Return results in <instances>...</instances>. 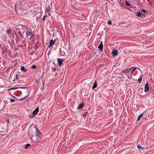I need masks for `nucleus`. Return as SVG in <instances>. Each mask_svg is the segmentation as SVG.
<instances>
[{
  "label": "nucleus",
  "mask_w": 154,
  "mask_h": 154,
  "mask_svg": "<svg viewBox=\"0 0 154 154\" xmlns=\"http://www.w3.org/2000/svg\"><path fill=\"white\" fill-rule=\"evenodd\" d=\"M57 61L58 65L61 66L63 63V60L61 58H58L57 59Z\"/></svg>",
  "instance_id": "obj_10"
},
{
  "label": "nucleus",
  "mask_w": 154,
  "mask_h": 154,
  "mask_svg": "<svg viewBox=\"0 0 154 154\" xmlns=\"http://www.w3.org/2000/svg\"><path fill=\"white\" fill-rule=\"evenodd\" d=\"M103 42L101 41L100 43V44L98 46V48L100 50V51H102L103 49Z\"/></svg>",
  "instance_id": "obj_8"
},
{
  "label": "nucleus",
  "mask_w": 154,
  "mask_h": 154,
  "mask_svg": "<svg viewBox=\"0 0 154 154\" xmlns=\"http://www.w3.org/2000/svg\"><path fill=\"white\" fill-rule=\"evenodd\" d=\"M15 89H16V88H9L8 89V90H14Z\"/></svg>",
  "instance_id": "obj_27"
},
{
  "label": "nucleus",
  "mask_w": 154,
  "mask_h": 154,
  "mask_svg": "<svg viewBox=\"0 0 154 154\" xmlns=\"http://www.w3.org/2000/svg\"><path fill=\"white\" fill-rule=\"evenodd\" d=\"M84 105L83 103H81L80 104L79 106H78L77 108V109H82L84 106Z\"/></svg>",
  "instance_id": "obj_11"
},
{
  "label": "nucleus",
  "mask_w": 154,
  "mask_h": 154,
  "mask_svg": "<svg viewBox=\"0 0 154 154\" xmlns=\"http://www.w3.org/2000/svg\"><path fill=\"white\" fill-rule=\"evenodd\" d=\"M53 71H54V72H55V71H56V69L55 68H54L53 69Z\"/></svg>",
  "instance_id": "obj_30"
},
{
  "label": "nucleus",
  "mask_w": 154,
  "mask_h": 154,
  "mask_svg": "<svg viewBox=\"0 0 154 154\" xmlns=\"http://www.w3.org/2000/svg\"><path fill=\"white\" fill-rule=\"evenodd\" d=\"M27 97H28V96H26V97H24V98H21V100H24V99L26 98Z\"/></svg>",
  "instance_id": "obj_31"
},
{
  "label": "nucleus",
  "mask_w": 154,
  "mask_h": 154,
  "mask_svg": "<svg viewBox=\"0 0 154 154\" xmlns=\"http://www.w3.org/2000/svg\"><path fill=\"white\" fill-rule=\"evenodd\" d=\"M108 24L109 25H110L112 24V22L111 21H110V20H109L108 22Z\"/></svg>",
  "instance_id": "obj_24"
},
{
  "label": "nucleus",
  "mask_w": 154,
  "mask_h": 154,
  "mask_svg": "<svg viewBox=\"0 0 154 154\" xmlns=\"http://www.w3.org/2000/svg\"><path fill=\"white\" fill-rule=\"evenodd\" d=\"M17 31L19 35L21 36L22 35V34H23L24 33L26 27L22 25H19L17 26Z\"/></svg>",
  "instance_id": "obj_1"
},
{
  "label": "nucleus",
  "mask_w": 154,
  "mask_h": 154,
  "mask_svg": "<svg viewBox=\"0 0 154 154\" xmlns=\"http://www.w3.org/2000/svg\"><path fill=\"white\" fill-rule=\"evenodd\" d=\"M46 17V15H44L43 18H42V20H43L44 21L45 20V18Z\"/></svg>",
  "instance_id": "obj_26"
},
{
  "label": "nucleus",
  "mask_w": 154,
  "mask_h": 154,
  "mask_svg": "<svg viewBox=\"0 0 154 154\" xmlns=\"http://www.w3.org/2000/svg\"><path fill=\"white\" fill-rule=\"evenodd\" d=\"M143 113L144 112L141 113L138 116V118L137 119V121H139L140 120V119L143 116Z\"/></svg>",
  "instance_id": "obj_14"
},
{
  "label": "nucleus",
  "mask_w": 154,
  "mask_h": 154,
  "mask_svg": "<svg viewBox=\"0 0 154 154\" xmlns=\"http://www.w3.org/2000/svg\"><path fill=\"white\" fill-rule=\"evenodd\" d=\"M49 45V47L50 48L51 46H52L56 42V40H53V39H51L50 40Z\"/></svg>",
  "instance_id": "obj_7"
},
{
  "label": "nucleus",
  "mask_w": 154,
  "mask_h": 154,
  "mask_svg": "<svg viewBox=\"0 0 154 154\" xmlns=\"http://www.w3.org/2000/svg\"><path fill=\"white\" fill-rule=\"evenodd\" d=\"M21 70L23 72H27V69H26L24 66H22L20 68Z\"/></svg>",
  "instance_id": "obj_12"
},
{
  "label": "nucleus",
  "mask_w": 154,
  "mask_h": 154,
  "mask_svg": "<svg viewBox=\"0 0 154 154\" xmlns=\"http://www.w3.org/2000/svg\"><path fill=\"white\" fill-rule=\"evenodd\" d=\"M132 70V68H130L123 71V72L124 73H129Z\"/></svg>",
  "instance_id": "obj_9"
},
{
  "label": "nucleus",
  "mask_w": 154,
  "mask_h": 154,
  "mask_svg": "<svg viewBox=\"0 0 154 154\" xmlns=\"http://www.w3.org/2000/svg\"><path fill=\"white\" fill-rule=\"evenodd\" d=\"M137 147L138 149H143V148L142 147V146L139 145H138Z\"/></svg>",
  "instance_id": "obj_18"
},
{
  "label": "nucleus",
  "mask_w": 154,
  "mask_h": 154,
  "mask_svg": "<svg viewBox=\"0 0 154 154\" xmlns=\"http://www.w3.org/2000/svg\"><path fill=\"white\" fill-rule=\"evenodd\" d=\"M11 29H8L7 31V33L8 34H9L10 33H11Z\"/></svg>",
  "instance_id": "obj_19"
},
{
  "label": "nucleus",
  "mask_w": 154,
  "mask_h": 154,
  "mask_svg": "<svg viewBox=\"0 0 154 154\" xmlns=\"http://www.w3.org/2000/svg\"><path fill=\"white\" fill-rule=\"evenodd\" d=\"M111 54H112V56H116L118 54L116 50L114 49H113L112 50Z\"/></svg>",
  "instance_id": "obj_5"
},
{
  "label": "nucleus",
  "mask_w": 154,
  "mask_h": 154,
  "mask_svg": "<svg viewBox=\"0 0 154 154\" xmlns=\"http://www.w3.org/2000/svg\"><path fill=\"white\" fill-rule=\"evenodd\" d=\"M50 10V8L49 7H48V8H46V11H49Z\"/></svg>",
  "instance_id": "obj_25"
},
{
  "label": "nucleus",
  "mask_w": 154,
  "mask_h": 154,
  "mask_svg": "<svg viewBox=\"0 0 154 154\" xmlns=\"http://www.w3.org/2000/svg\"><path fill=\"white\" fill-rule=\"evenodd\" d=\"M97 84L96 82H95L93 84V85L92 87V89H93L97 87Z\"/></svg>",
  "instance_id": "obj_13"
},
{
  "label": "nucleus",
  "mask_w": 154,
  "mask_h": 154,
  "mask_svg": "<svg viewBox=\"0 0 154 154\" xmlns=\"http://www.w3.org/2000/svg\"><path fill=\"white\" fill-rule=\"evenodd\" d=\"M48 14L49 16L50 15V13H48Z\"/></svg>",
  "instance_id": "obj_33"
},
{
  "label": "nucleus",
  "mask_w": 154,
  "mask_h": 154,
  "mask_svg": "<svg viewBox=\"0 0 154 154\" xmlns=\"http://www.w3.org/2000/svg\"><path fill=\"white\" fill-rule=\"evenodd\" d=\"M9 123H10V122H9V119H8L7 120V121H6V123H7V125Z\"/></svg>",
  "instance_id": "obj_23"
},
{
  "label": "nucleus",
  "mask_w": 154,
  "mask_h": 154,
  "mask_svg": "<svg viewBox=\"0 0 154 154\" xmlns=\"http://www.w3.org/2000/svg\"><path fill=\"white\" fill-rule=\"evenodd\" d=\"M39 111V108L36 107L35 109L33 112L32 113L29 115V117L30 118H33L35 117Z\"/></svg>",
  "instance_id": "obj_3"
},
{
  "label": "nucleus",
  "mask_w": 154,
  "mask_h": 154,
  "mask_svg": "<svg viewBox=\"0 0 154 154\" xmlns=\"http://www.w3.org/2000/svg\"><path fill=\"white\" fill-rule=\"evenodd\" d=\"M137 15L138 17H140L141 15V13L140 12H139L137 13Z\"/></svg>",
  "instance_id": "obj_22"
},
{
  "label": "nucleus",
  "mask_w": 154,
  "mask_h": 154,
  "mask_svg": "<svg viewBox=\"0 0 154 154\" xmlns=\"http://www.w3.org/2000/svg\"><path fill=\"white\" fill-rule=\"evenodd\" d=\"M10 100L11 102H14V99H11Z\"/></svg>",
  "instance_id": "obj_28"
},
{
  "label": "nucleus",
  "mask_w": 154,
  "mask_h": 154,
  "mask_svg": "<svg viewBox=\"0 0 154 154\" xmlns=\"http://www.w3.org/2000/svg\"><path fill=\"white\" fill-rule=\"evenodd\" d=\"M131 68H132V69H133L131 72V74H132L134 72V71L137 69V68L134 67H132Z\"/></svg>",
  "instance_id": "obj_15"
},
{
  "label": "nucleus",
  "mask_w": 154,
  "mask_h": 154,
  "mask_svg": "<svg viewBox=\"0 0 154 154\" xmlns=\"http://www.w3.org/2000/svg\"><path fill=\"white\" fill-rule=\"evenodd\" d=\"M87 112H85L84 113V114L83 115H85H85H87Z\"/></svg>",
  "instance_id": "obj_32"
},
{
  "label": "nucleus",
  "mask_w": 154,
  "mask_h": 154,
  "mask_svg": "<svg viewBox=\"0 0 154 154\" xmlns=\"http://www.w3.org/2000/svg\"><path fill=\"white\" fill-rule=\"evenodd\" d=\"M125 2L127 6H130L131 5L127 1H125Z\"/></svg>",
  "instance_id": "obj_17"
},
{
  "label": "nucleus",
  "mask_w": 154,
  "mask_h": 154,
  "mask_svg": "<svg viewBox=\"0 0 154 154\" xmlns=\"http://www.w3.org/2000/svg\"><path fill=\"white\" fill-rule=\"evenodd\" d=\"M37 66L35 65H33L32 66L31 68L32 69H35L36 68Z\"/></svg>",
  "instance_id": "obj_21"
},
{
  "label": "nucleus",
  "mask_w": 154,
  "mask_h": 154,
  "mask_svg": "<svg viewBox=\"0 0 154 154\" xmlns=\"http://www.w3.org/2000/svg\"><path fill=\"white\" fill-rule=\"evenodd\" d=\"M142 77L140 76V78L139 79H138V82L139 83H140L141 81H142Z\"/></svg>",
  "instance_id": "obj_20"
},
{
  "label": "nucleus",
  "mask_w": 154,
  "mask_h": 154,
  "mask_svg": "<svg viewBox=\"0 0 154 154\" xmlns=\"http://www.w3.org/2000/svg\"><path fill=\"white\" fill-rule=\"evenodd\" d=\"M141 11L142 12H143V13H146V10H145L143 9V10H141Z\"/></svg>",
  "instance_id": "obj_29"
},
{
  "label": "nucleus",
  "mask_w": 154,
  "mask_h": 154,
  "mask_svg": "<svg viewBox=\"0 0 154 154\" xmlns=\"http://www.w3.org/2000/svg\"><path fill=\"white\" fill-rule=\"evenodd\" d=\"M30 146V144L29 143L27 144L25 146V149H27V148Z\"/></svg>",
  "instance_id": "obj_16"
},
{
  "label": "nucleus",
  "mask_w": 154,
  "mask_h": 154,
  "mask_svg": "<svg viewBox=\"0 0 154 154\" xmlns=\"http://www.w3.org/2000/svg\"><path fill=\"white\" fill-rule=\"evenodd\" d=\"M149 84L147 82L146 83L145 86V90L144 91L146 92H147L149 90Z\"/></svg>",
  "instance_id": "obj_6"
},
{
  "label": "nucleus",
  "mask_w": 154,
  "mask_h": 154,
  "mask_svg": "<svg viewBox=\"0 0 154 154\" xmlns=\"http://www.w3.org/2000/svg\"><path fill=\"white\" fill-rule=\"evenodd\" d=\"M26 30V35H31L32 34V30L30 29V28H26V27L25 30Z\"/></svg>",
  "instance_id": "obj_4"
},
{
  "label": "nucleus",
  "mask_w": 154,
  "mask_h": 154,
  "mask_svg": "<svg viewBox=\"0 0 154 154\" xmlns=\"http://www.w3.org/2000/svg\"><path fill=\"white\" fill-rule=\"evenodd\" d=\"M40 133L38 129H37L36 134L32 136V139L33 142H37L40 138Z\"/></svg>",
  "instance_id": "obj_2"
}]
</instances>
